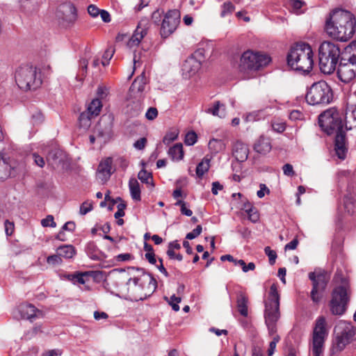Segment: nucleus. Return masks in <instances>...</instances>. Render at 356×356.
<instances>
[{"mask_svg": "<svg viewBox=\"0 0 356 356\" xmlns=\"http://www.w3.org/2000/svg\"><path fill=\"white\" fill-rule=\"evenodd\" d=\"M223 189V186L220 184L218 181H214L212 183V188L211 192L213 195H217L218 193V191H221Z\"/></svg>", "mask_w": 356, "mask_h": 356, "instance_id": "nucleus-60", "label": "nucleus"}, {"mask_svg": "<svg viewBox=\"0 0 356 356\" xmlns=\"http://www.w3.org/2000/svg\"><path fill=\"white\" fill-rule=\"evenodd\" d=\"M266 254L269 258V262L271 265L274 264L275 262V259L277 258V254L276 252L271 250L270 247L267 246L264 249Z\"/></svg>", "mask_w": 356, "mask_h": 356, "instance_id": "nucleus-50", "label": "nucleus"}, {"mask_svg": "<svg viewBox=\"0 0 356 356\" xmlns=\"http://www.w3.org/2000/svg\"><path fill=\"white\" fill-rule=\"evenodd\" d=\"M235 9L234 4L229 1L225 2L221 6L220 17H225L231 15Z\"/></svg>", "mask_w": 356, "mask_h": 356, "instance_id": "nucleus-38", "label": "nucleus"}, {"mask_svg": "<svg viewBox=\"0 0 356 356\" xmlns=\"http://www.w3.org/2000/svg\"><path fill=\"white\" fill-rule=\"evenodd\" d=\"M244 209L248 214V219L252 222H257L259 220V216L257 209L254 208L250 203L244 204Z\"/></svg>", "mask_w": 356, "mask_h": 356, "instance_id": "nucleus-32", "label": "nucleus"}, {"mask_svg": "<svg viewBox=\"0 0 356 356\" xmlns=\"http://www.w3.org/2000/svg\"><path fill=\"white\" fill-rule=\"evenodd\" d=\"M249 154V149L247 145L241 140H236L232 145V155L238 162H244Z\"/></svg>", "mask_w": 356, "mask_h": 356, "instance_id": "nucleus-21", "label": "nucleus"}, {"mask_svg": "<svg viewBox=\"0 0 356 356\" xmlns=\"http://www.w3.org/2000/svg\"><path fill=\"white\" fill-rule=\"evenodd\" d=\"M270 60V58L265 54L248 50L241 56L239 70L245 74L255 72L266 66Z\"/></svg>", "mask_w": 356, "mask_h": 356, "instance_id": "nucleus-10", "label": "nucleus"}, {"mask_svg": "<svg viewBox=\"0 0 356 356\" xmlns=\"http://www.w3.org/2000/svg\"><path fill=\"white\" fill-rule=\"evenodd\" d=\"M235 265L240 266L244 273H247L249 270H253L255 268V264L253 262H250L246 265L245 261L242 259L236 260Z\"/></svg>", "mask_w": 356, "mask_h": 356, "instance_id": "nucleus-42", "label": "nucleus"}, {"mask_svg": "<svg viewBox=\"0 0 356 356\" xmlns=\"http://www.w3.org/2000/svg\"><path fill=\"white\" fill-rule=\"evenodd\" d=\"M333 98L331 87L325 81L313 83L306 95V101L310 105H327Z\"/></svg>", "mask_w": 356, "mask_h": 356, "instance_id": "nucleus-9", "label": "nucleus"}, {"mask_svg": "<svg viewBox=\"0 0 356 356\" xmlns=\"http://www.w3.org/2000/svg\"><path fill=\"white\" fill-rule=\"evenodd\" d=\"M181 248L180 244L177 241H172L168 245V250L167 251V254L169 257H174V250H179Z\"/></svg>", "mask_w": 356, "mask_h": 356, "instance_id": "nucleus-47", "label": "nucleus"}, {"mask_svg": "<svg viewBox=\"0 0 356 356\" xmlns=\"http://www.w3.org/2000/svg\"><path fill=\"white\" fill-rule=\"evenodd\" d=\"M302 113L298 110L292 111L289 114V118L291 120H300L302 118Z\"/></svg>", "mask_w": 356, "mask_h": 356, "instance_id": "nucleus-61", "label": "nucleus"}, {"mask_svg": "<svg viewBox=\"0 0 356 356\" xmlns=\"http://www.w3.org/2000/svg\"><path fill=\"white\" fill-rule=\"evenodd\" d=\"M41 225L44 227H56V223L54 221V216L51 215H48L45 218L41 220Z\"/></svg>", "mask_w": 356, "mask_h": 356, "instance_id": "nucleus-45", "label": "nucleus"}, {"mask_svg": "<svg viewBox=\"0 0 356 356\" xmlns=\"http://www.w3.org/2000/svg\"><path fill=\"white\" fill-rule=\"evenodd\" d=\"M92 117H94V115H91L90 113H89L88 111L81 113L79 118V126L84 129L89 128L91 124V118Z\"/></svg>", "mask_w": 356, "mask_h": 356, "instance_id": "nucleus-33", "label": "nucleus"}, {"mask_svg": "<svg viewBox=\"0 0 356 356\" xmlns=\"http://www.w3.org/2000/svg\"><path fill=\"white\" fill-rule=\"evenodd\" d=\"M309 277L312 281L313 284L311 298L313 302L317 303L321 298V296L319 293L325 289L330 277L325 271L318 270L310 273Z\"/></svg>", "mask_w": 356, "mask_h": 356, "instance_id": "nucleus-14", "label": "nucleus"}, {"mask_svg": "<svg viewBox=\"0 0 356 356\" xmlns=\"http://www.w3.org/2000/svg\"><path fill=\"white\" fill-rule=\"evenodd\" d=\"M356 19L349 11L336 9L330 13L325 21V29L327 35L339 41L350 39L355 31Z\"/></svg>", "mask_w": 356, "mask_h": 356, "instance_id": "nucleus-1", "label": "nucleus"}, {"mask_svg": "<svg viewBox=\"0 0 356 356\" xmlns=\"http://www.w3.org/2000/svg\"><path fill=\"white\" fill-rule=\"evenodd\" d=\"M344 207L346 211L350 213H353L355 211V204L353 203V199L346 197L344 200Z\"/></svg>", "mask_w": 356, "mask_h": 356, "instance_id": "nucleus-44", "label": "nucleus"}, {"mask_svg": "<svg viewBox=\"0 0 356 356\" xmlns=\"http://www.w3.org/2000/svg\"><path fill=\"white\" fill-rule=\"evenodd\" d=\"M337 75L344 83H349L356 76V41L351 42L342 51Z\"/></svg>", "mask_w": 356, "mask_h": 356, "instance_id": "nucleus-7", "label": "nucleus"}, {"mask_svg": "<svg viewBox=\"0 0 356 356\" xmlns=\"http://www.w3.org/2000/svg\"><path fill=\"white\" fill-rule=\"evenodd\" d=\"M164 13L163 10L157 9L154 10L152 14V22L156 25H161L163 18L164 17Z\"/></svg>", "mask_w": 356, "mask_h": 356, "instance_id": "nucleus-40", "label": "nucleus"}, {"mask_svg": "<svg viewBox=\"0 0 356 356\" xmlns=\"http://www.w3.org/2000/svg\"><path fill=\"white\" fill-rule=\"evenodd\" d=\"M111 165V158H106L105 160L102 161L99 163L97 172V177L102 182V184L106 183L111 177V175L112 174Z\"/></svg>", "mask_w": 356, "mask_h": 356, "instance_id": "nucleus-20", "label": "nucleus"}, {"mask_svg": "<svg viewBox=\"0 0 356 356\" xmlns=\"http://www.w3.org/2000/svg\"><path fill=\"white\" fill-rule=\"evenodd\" d=\"M60 24L65 27L72 26L76 19V10L72 3H65L60 6L57 13Z\"/></svg>", "mask_w": 356, "mask_h": 356, "instance_id": "nucleus-18", "label": "nucleus"}, {"mask_svg": "<svg viewBox=\"0 0 356 356\" xmlns=\"http://www.w3.org/2000/svg\"><path fill=\"white\" fill-rule=\"evenodd\" d=\"M92 209V204L90 202L86 201L80 207L79 213L81 215H86Z\"/></svg>", "mask_w": 356, "mask_h": 356, "instance_id": "nucleus-49", "label": "nucleus"}, {"mask_svg": "<svg viewBox=\"0 0 356 356\" xmlns=\"http://www.w3.org/2000/svg\"><path fill=\"white\" fill-rule=\"evenodd\" d=\"M349 300V286L346 280H343L341 285L335 287L332 293V299L330 306L334 315H342L346 309Z\"/></svg>", "mask_w": 356, "mask_h": 356, "instance_id": "nucleus-11", "label": "nucleus"}, {"mask_svg": "<svg viewBox=\"0 0 356 356\" xmlns=\"http://www.w3.org/2000/svg\"><path fill=\"white\" fill-rule=\"evenodd\" d=\"M280 318V295L277 285L273 284L270 288L268 298L265 301V324L267 327L268 336L272 338L267 350L268 356H272L274 354L276 345L281 339L279 334H277V323Z\"/></svg>", "mask_w": 356, "mask_h": 356, "instance_id": "nucleus-3", "label": "nucleus"}, {"mask_svg": "<svg viewBox=\"0 0 356 356\" xmlns=\"http://www.w3.org/2000/svg\"><path fill=\"white\" fill-rule=\"evenodd\" d=\"M145 80L144 76L137 77L132 83L129 91L131 95H138L140 97L145 88Z\"/></svg>", "mask_w": 356, "mask_h": 356, "instance_id": "nucleus-25", "label": "nucleus"}, {"mask_svg": "<svg viewBox=\"0 0 356 356\" xmlns=\"http://www.w3.org/2000/svg\"><path fill=\"white\" fill-rule=\"evenodd\" d=\"M47 262L51 265L60 264L62 263V259L61 257L57 253V254L49 256L47 259Z\"/></svg>", "mask_w": 356, "mask_h": 356, "instance_id": "nucleus-51", "label": "nucleus"}, {"mask_svg": "<svg viewBox=\"0 0 356 356\" xmlns=\"http://www.w3.org/2000/svg\"><path fill=\"white\" fill-rule=\"evenodd\" d=\"M146 143L147 139L145 138H141L134 143V147L137 149L141 150L145 148Z\"/></svg>", "mask_w": 356, "mask_h": 356, "instance_id": "nucleus-57", "label": "nucleus"}, {"mask_svg": "<svg viewBox=\"0 0 356 356\" xmlns=\"http://www.w3.org/2000/svg\"><path fill=\"white\" fill-rule=\"evenodd\" d=\"M180 16L177 9L170 10L164 15L160 29L161 38H167L176 31L180 23Z\"/></svg>", "mask_w": 356, "mask_h": 356, "instance_id": "nucleus-15", "label": "nucleus"}, {"mask_svg": "<svg viewBox=\"0 0 356 356\" xmlns=\"http://www.w3.org/2000/svg\"><path fill=\"white\" fill-rule=\"evenodd\" d=\"M97 95L100 98H105L108 94V89L105 86H99L97 88Z\"/></svg>", "mask_w": 356, "mask_h": 356, "instance_id": "nucleus-59", "label": "nucleus"}, {"mask_svg": "<svg viewBox=\"0 0 356 356\" xmlns=\"http://www.w3.org/2000/svg\"><path fill=\"white\" fill-rule=\"evenodd\" d=\"M325 318L320 316L317 318L313 333L312 353L314 356H320L323 351L325 336Z\"/></svg>", "mask_w": 356, "mask_h": 356, "instance_id": "nucleus-16", "label": "nucleus"}, {"mask_svg": "<svg viewBox=\"0 0 356 356\" xmlns=\"http://www.w3.org/2000/svg\"><path fill=\"white\" fill-rule=\"evenodd\" d=\"M129 269L131 277L126 283L127 295L135 301L146 299L155 291L156 280L142 268L132 267Z\"/></svg>", "mask_w": 356, "mask_h": 356, "instance_id": "nucleus-4", "label": "nucleus"}, {"mask_svg": "<svg viewBox=\"0 0 356 356\" xmlns=\"http://www.w3.org/2000/svg\"><path fill=\"white\" fill-rule=\"evenodd\" d=\"M129 187L130 190L131 196L133 200L136 201L140 200V188L138 181L135 179L132 178L129 181Z\"/></svg>", "mask_w": 356, "mask_h": 356, "instance_id": "nucleus-29", "label": "nucleus"}, {"mask_svg": "<svg viewBox=\"0 0 356 356\" xmlns=\"http://www.w3.org/2000/svg\"><path fill=\"white\" fill-rule=\"evenodd\" d=\"M342 51L338 44L324 41L319 47V67L321 71L327 74L332 73L337 64L341 58Z\"/></svg>", "mask_w": 356, "mask_h": 356, "instance_id": "nucleus-6", "label": "nucleus"}, {"mask_svg": "<svg viewBox=\"0 0 356 356\" xmlns=\"http://www.w3.org/2000/svg\"><path fill=\"white\" fill-rule=\"evenodd\" d=\"M203 52V49H198L185 60L181 66V75L184 79H190L197 74L204 60Z\"/></svg>", "mask_w": 356, "mask_h": 356, "instance_id": "nucleus-13", "label": "nucleus"}, {"mask_svg": "<svg viewBox=\"0 0 356 356\" xmlns=\"http://www.w3.org/2000/svg\"><path fill=\"white\" fill-rule=\"evenodd\" d=\"M175 205L180 206L181 207V213L183 215L186 216H191L193 214V211L186 207V203L182 200H178Z\"/></svg>", "mask_w": 356, "mask_h": 356, "instance_id": "nucleus-46", "label": "nucleus"}, {"mask_svg": "<svg viewBox=\"0 0 356 356\" xmlns=\"http://www.w3.org/2000/svg\"><path fill=\"white\" fill-rule=\"evenodd\" d=\"M15 79L18 87L24 91L35 90L42 83L40 70L29 65L19 66L16 70Z\"/></svg>", "mask_w": 356, "mask_h": 356, "instance_id": "nucleus-8", "label": "nucleus"}, {"mask_svg": "<svg viewBox=\"0 0 356 356\" xmlns=\"http://www.w3.org/2000/svg\"><path fill=\"white\" fill-rule=\"evenodd\" d=\"M99 15H100V17L103 22H111V15L109 13L105 10H100Z\"/></svg>", "mask_w": 356, "mask_h": 356, "instance_id": "nucleus-63", "label": "nucleus"}, {"mask_svg": "<svg viewBox=\"0 0 356 356\" xmlns=\"http://www.w3.org/2000/svg\"><path fill=\"white\" fill-rule=\"evenodd\" d=\"M344 125L346 130L356 128V106L351 105L346 108L344 115Z\"/></svg>", "mask_w": 356, "mask_h": 356, "instance_id": "nucleus-22", "label": "nucleus"}, {"mask_svg": "<svg viewBox=\"0 0 356 356\" xmlns=\"http://www.w3.org/2000/svg\"><path fill=\"white\" fill-rule=\"evenodd\" d=\"M168 154L172 160H181L184 157L183 145L181 143H177L168 150Z\"/></svg>", "mask_w": 356, "mask_h": 356, "instance_id": "nucleus-31", "label": "nucleus"}, {"mask_svg": "<svg viewBox=\"0 0 356 356\" xmlns=\"http://www.w3.org/2000/svg\"><path fill=\"white\" fill-rule=\"evenodd\" d=\"M181 300V298L180 297H177L175 295H172L170 297L168 303L171 305L174 311L178 312L179 310V306L178 305V303H179Z\"/></svg>", "mask_w": 356, "mask_h": 356, "instance_id": "nucleus-48", "label": "nucleus"}, {"mask_svg": "<svg viewBox=\"0 0 356 356\" xmlns=\"http://www.w3.org/2000/svg\"><path fill=\"white\" fill-rule=\"evenodd\" d=\"M114 52H115V49L112 47H109L105 51V52L103 54V56H102L103 60L102 61V64L104 66H106L109 64V61L112 58V57L114 54Z\"/></svg>", "mask_w": 356, "mask_h": 356, "instance_id": "nucleus-41", "label": "nucleus"}, {"mask_svg": "<svg viewBox=\"0 0 356 356\" xmlns=\"http://www.w3.org/2000/svg\"><path fill=\"white\" fill-rule=\"evenodd\" d=\"M209 149L212 154L222 152L226 148V144L222 140L212 138L209 142Z\"/></svg>", "mask_w": 356, "mask_h": 356, "instance_id": "nucleus-28", "label": "nucleus"}, {"mask_svg": "<svg viewBox=\"0 0 356 356\" xmlns=\"http://www.w3.org/2000/svg\"><path fill=\"white\" fill-rule=\"evenodd\" d=\"M210 167V159L204 158L202 161L198 163L196 167V175L199 177H202L207 172Z\"/></svg>", "mask_w": 356, "mask_h": 356, "instance_id": "nucleus-35", "label": "nucleus"}, {"mask_svg": "<svg viewBox=\"0 0 356 356\" xmlns=\"http://www.w3.org/2000/svg\"><path fill=\"white\" fill-rule=\"evenodd\" d=\"M102 104L99 99H93L88 105L87 111L91 115L97 116L99 114Z\"/></svg>", "mask_w": 356, "mask_h": 356, "instance_id": "nucleus-36", "label": "nucleus"}, {"mask_svg": "<svg viewBox=\"0 0 356 356\" xmlns=\"http://www.w3.org/2000/svg\"><path fill=\"white\" fill-rule=\"evenodd\" d=\"M282 170L284 174L286 176L292 177L295 174L292 165L289 163L284 165V166L282 167Z\"/></svg>", "mask_w": 356, "mask_h": 356, "instance_id": "nucleus-55", "label": "nucleus"}, {"mask_svg": "<svg viewBox=\"0 0 356 356\" xmlns=\"http://www.w3.org/2000/svg\"><path fill=\"white\" fill-rule=\"evenodd\" d=\"M266 116L264 110L254 111L248 113L244 120L245 122H255L261 119H264Z\"/></svg>", "mask_w": 356, "mask_h": 356, "instance_id": "nucleus-34", "label": "nucleus"}, {"mask_svg": "<svg viewBox=\"0 0 356 356\" xmlns=\"http://www.w3.org/2000/svg\"><path fill=\"white\" fill-rule=\"evenodd\" d=\"M19 312L23 318L30 320L31 321L37 318L38 314H41L39 310L30 304L22 305L19 307Z\"/></svg>", "mask_w": 356, "mask_h": 356, "instance_id": "nucleus-23", "label": "nucleus"}, {"mask_svg": "<svg viewBox=\"0 0 356 356\" xmlns=\"http://www.w3.org/2000/svg\"><path fill=\"white\" fill-rule=\"evenodd\" d=\"M63 351L60 349L48 350L44 352L41 356H61Z\"/></svg>", "mask_w": 356, "mask_h": 356, "instance_id": "nucleus-56", "label": "nucleus"}, {"mask_svg": "<svg viewBox=\"0 0 356 356\" xmlns=\"http://www.w3.org/2000/svg\"><path fill=\"white\" fill-rule=\"evenodd\" d=\"M57 253L63 258L71 259L76 253L75 248L71 245H63L58 248Z\"/></svg>", "mask_w": 356, "mask_h": 356, "instance_id": "nucleus-30", "label": "nucleus"}, {"mask_svg": "<svg viewBox=\"0 0 356 356\" xmlns=\"http://www.w3.org/2000/svg\"><path fill=\"white\" fill-rule=\"evenodd\" d=\"M336 337L333 343V349L341 351L355 338L356 329L349 323H341L335 327Z\"/></svg>", "mask_w": 356, "mask_h": 356, "instance_id": "nucleus-12", "label": "nucleus"}, {"mask_svg": "<svg viewBox=\"0 0 356 356\" xmlns=\"http://www.w3.org/2000/svg\"><path fill=\"white\" fill-rule=\"evenodd\" d=\"M178 134L176 132H170L166 134L163 139V142L165 145H168L170 143L175 140L177 138Z\"/></svg>", "mask_w": 356, "mask_h": 356, "instance_id": "nucleus-52", "label": "nucleus"}, {"mask_svg": "<svg viewBox=\"0 0 356 356\" xmlns=\"http://www.w3.org/2000/svg\"><path fill=\"white\" fill-rule=\"evenodd\" d=\"M313 51L308 44L299 43L292 47L287 56L288 64L294 70L309 72L314 64Z\"/></svg>", "mask_w": 356, "mask_h": 356, "instance_id": "nucleus-5", "label": "nucleus"}, {"mask_svg": "<svg viewBox=\"0 0 356 356\" xmlns=\"http://www.w3.org/2000/svg\"><path fill=\"white\" fill-rule=\"evenodd\" d=\"M22 167L15 160L0 154V180L14 176Z\"/></svg>", "mask_w": 356, "mask_h": 356, "instance_id": "nucleus-17", "label": "nucleus"}, {"mask_svg": "<svg viewBox=\"0 0 356 356\" xmlns=\"http://www.w3.org/2000/svg\"><path fill=\"white\" fill-rule=\"evenodd\" d=\"M33 158L34 159V162L38 166L42 168L44 165V159L42 156H39L37 154H33Z\"/></svg>", "mask_w": 356, "mask_h": 356, "instance_id": "nucleus-64", "label": "nucleus"}, {"mask_svg": "<svg viewBox=\"0 0 356 356\" xmlns=\"http://www.w3.org/2000/svg\"><path fill=\"white\" fill-rule=\"evenodd\" d=\"M102 273L100 271H88L83 273H80L76 276V282L81 284H84L86 283V280L84 277L86 276H92L94 278H97L99 276H102Z\"/></svg>", "mask_w": 356, "mask_h": 356, "instance_id": "nucleus-37", "label": "nucleus"}, {"mask_svg": "<svg viewBox=\"0 0 356 356\" xmlns=\"http://www.w3.org/2000/svg\"><path fill=\"white\" fill-rule=\"evenodd\" d=\"M147 33L146 21L142 20L138 23L133 35L127 42V47L131 49L138 47Z\"/></svg>", "mask_w": 356, "mask_h": 356, "instance_id": "nucleus-19", "label": "nucleus"}, {"mask_svg": "<svg viewBox=\"0 0 356 356\" xmlns=\"http://www.w3.org/2000/svg\"><path fill=\"white\" fill-rule=\"evenodd\" d=\"M76 225L73 221H68L65 223L62 227L63 231L73 232L75 229Z\"/></svg>", "mask_w": 356, "mask_h": 356, "instance_id": "nucleus-62", "label": "nucleus"}, {"mask_svg": "<svg viewBox=\"0 0 356 356\" xmlns=\"http://www.w3.org/2000/svg\"><path fill=\"white\" fill-rule=\"evenodd\" d=\"M138 179L143 183L147 184L153 185L152 176L150 172H148L145 170H141L138 175Z\"/></svg>", "mask_w": 356, "mask_h": 356, "instance_id": "nucleus-39", "label": "nucleus"}, {"mask_svg": "<svg viewBox=\"0 0 356 356\" xmlns=\"http://www.w3.org/2000/svg\"><path fill=\"white\" fill-rule=\"evenodd\" d=\"M318 123L327 135L335 134V153L339 159H344L347 152L346 134L339 113L334 108H330L319 115Z\"/></svg>", "mask_w": 356, "mask_h": 356, "instance_id": "nucleus-2", "label": "nucleus"}, {"mask_svg": "<svg viewBox=\"0 0 356 356\" xmlns=\"http://www.w3.org/2000/svg\"><path fill=\"white\" fill-rule=\"evenodd\" d=\"M202 228L201 225H197L192 232L186 234V238L192 240L198 236L202 232Z\"/></svg>", "mask_w": 356, "mask_h": 356, "instance_id": "nucleus-53", "label": "nucleus"}, {"mask_svg": "<svg viewBox=\"0 0 356 356\" xmlns=\"http://www.w3.org/2000/svg\"><path fill=\"white\" fill-rule=\"evenodd\" d=\"M207 113L222 118L226 115L225 106L224 104L218 101L214 102L212 106L207 108Z\"/></svg>", "mask_w": 356, "mask_h": 356, "instance_id": "nucleus-27", "label": "nucleus"}, {"mask_svg": "<svg viewBox=\"0 0 356 356\" xmlns=\"http://www.w3.org/2000/svg\"><path fill=\"white\" fill-rule=\"evenodd\" d=\"M158 115V111L156 108L150 107L146 112L145 116L148 120H153Z\"/></svg>", "mask_w": 356, "mask_h": 356, "instance_id": "nucleus-54", "label": "nucleus"}, {"mask_svg": "<svg viewBox=\"0 0 356 356\" xmlns=\"http://www.w3.org/2000/svg\"><path fill=\"white\" fill-rule=\"evenodd\" d=\"M197 134L194 131H190L185 136L184 143L186 145H193L197 142Z\"/></svg>", "mask_w": 356, "mask_h": 356, "instance_id": "nucleus-43", "label": "nucleus"}, {"mask_svg": "<svg viewBox=\"0 0 356 356\" xmlns=\"http://www.w3.org/2000/svg\"><path fill=\"white\" fill-rule=\"evenodd\" d=\"M253 148L255 152L261 154L268 153L271 149L270 139L263 136H260L255 142Z\"/></svg>", "mask_w": 356, "mask_h": 356, "instance_id": "nucleus-24", "label": "nucleus"}, {"mask_svg": "<svg viewBox=\"0 0 356 356\" xmlns=\"http://www.w3.org/2000/svg\"><path fill=\"white\" fill-rule=\"evenodd\" d=\"M100 10L95 5H90L88 8V12L92 17H96L99 15Z\"/></svg>", "mask_w": 356, "mask_h": 356, "instance_id": "nucleus-58", "label": "nucleus"}, {"mask_svg": "<svg viewBox=\"0 0 356 356\" xmlns=\"http://www.w3.org/2000/svg\"><path fill=\"white\" fill-rule=\"evenodd\" d=\"M248 298L246 295L243 292H239L236 298L237 308L241 315L245 317L248 314Z\"/></svg>", "mask_w": 356, "mask_h": 356, "instance_id": "nucleus-26", "label": "nucleus"}]
</instances>
